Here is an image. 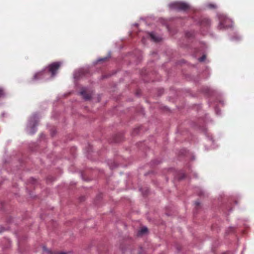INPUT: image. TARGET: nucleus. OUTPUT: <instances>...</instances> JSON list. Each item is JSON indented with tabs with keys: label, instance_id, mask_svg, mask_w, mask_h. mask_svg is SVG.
<instances>
[{
	"label": "nucleus",
	"instance_id": "obj_1",
	"mask_svg": "<svg viewBox=\"0 0 254 254\" xmlns=\"http://www.w3.org/2000/svg\"><path fill=\"white\" fill-rule=\"evenodd\" d=\"M62 64L61 62L54 63L49 65L48 70L44 69L43 70L36 73L33 77L34 80H38L40 79H49V72L51 73V76L53 77L56 74V71Z\"/></svg>",
	"mask_w": 254,
	"mask_h": 254
},
{
	"label": "nucleus",
	"instance_id": "obj_2",
	"mask_svg": "<svg viewBox=\"0 0 254 254\" xmlns=\"http://www.w3.org/2000/svg\"><path fill=\"white\" fill-rule=\"evenodd\" d=\"M218 18L219 19V24L218 26V29L227 28L232 26V21L230 19L227 18L224 15L219 14Z\"/></svg>",
	"mask_w": 254,
	"mask_h": 254
},
{
	"label": "nucleus",
	"instance_id": "obj_3",
	"mask_svg": "<svg viewBox=\"0 0 254 254\" xmlns=\"http://www.w3.org/2000/svg\"><path fill=\"white\" fill-rule=\"evenodd\" d=\"M37 115H33L29 121L27 127V131L29 134H33L36 131V126H37Z\"/></svg>",
	"mask_w": 254,
	"mask_h": 254
},
{
	"label": "nucleus",
	"instance_id": "obj_4",
	"mask_svg": "<svg viewBox=\"0 0 254 254\" xmlns=\"http://www.w3.org/2000/svg\"><path fill=\"white\" fill-rule=\"evenodd\" d=\"M169 6L171 9L178 10H186L190 7L189 4L181 1H176L171 3L169 4Z\"/></svg>",
	"mask_w": 254,
	"mask_h": 254
},
{
	"label": "nucleus",
	"instance_id": "obj_5",
	"mask_svg": "<svg viewBox=\"0 0 254 254\" xmlns=\"http://www.w3.org/2000/svg\"><path fill=\"white\" fill-rule=\"evenodd\" d=\"M80 94L83 97L85 100H88L90 99L91 96L89 94H86L85 89H82L80 92Z\"/></svg>",
	"mask_w": 254,
	"mask_h": 254
},
{
	"label": "nucleus",
	"instance_id": "obj_6",
	"mask_svg": "<svg viewBox=\"0 0 254 254\" xmlns=\"http://www.w3.org/2000/svg\"><path fill=\"white\" fill-rule=\"evenodd\" d=\"M149 36L151 39L154 42H159L161 40V38L156 36L154 33H150Z\"/></svg>",
	"mask_w": 254,
	"mask_h": 254
},
{
	"label": "nucleus",
	"instance_id": "obj_7",
	"mask_svg": "<svg viewBox=\"0 0 254 254\" xmlns=\"http://www.w3.org/2000/svg\"><path fill=\"white\" fill-rule=\"evenodd\" d=\"M147 232V228L146 227H143L139 231V234L142 235L145 234Z\"/></svg>",
	"mask_w": 254,
	"mask_h": 254
},
{
	"label": "nucleus",
	"instance_id": "obj_8",
	"mask_svg": "<svg viewBox=\"0 0 254 254\" xmlns=\"http://www.w3.org/2000/svg\"><path fill=\"white\" fill-rule=\"evenodd\" d=\"M81 73V70H79L78 71H75L74 73V77L75 78H77L80 77Z\"/></svg>",
	"mask_w": 254,
	"mask_h": 254
},
{
	"label": "nucleus",
	"instance_id": "obj_9",
	"mask_svg": "<svg viewBox=\"0 0 254 254\" xmlns=\"http://www.w3.org/2000/svg\"><path fill=\"white\" fill-rule=\"evenodd\" d=\"M207 6L211 9L216 8V5L214 4H209Z\"/></svg>",
	"mask_w": 254,
	"mask_h": 254
},
{
	"label": "nucleus",
	"instance_id": "obj_10",
	"mask_svg": "<svg viewBox=\"0 0 254 254\" xmlns=\"http://www.w3.org/2000/svg\"><path fill=\"white\" fill-rule=\"evenodd\" d=\"M206 59V56L205 55L202 56L201 57L198 59V61L200 62L204 61Z\"/></svg>",
	"mask_w": 254,
	"mask_h": 254
},
{
	"label": "nucleus",
	"instance_id": "obj_11",
	"mask_svg": "<svg viewBox=\"0 0 254 254\" xmlns=\"http://www.w3.org/2000/svg\"><path fill=\"white\" fill-rule=\"evenodd\" d=\"M3 95H4L3 91L1 89H0V97H2Z\"/></svg>",
	"mask_w": 254,
	"mask_h": 254
},
{
	"label": "nucleus",
	"instance_id": "obj_12",
	"mask_svg": "<svg viewBox=\"0 0 254 254\" xmlns=\"http://www.w3.org/2000/svg\"><path fill=\"white\" fill-rule=\"evenodd\" d=\"M106 59H107V58H104V59H99L98 60V62H100V61H105Z\"/></svg>",
	"mask_w": 254,
	"mask_h": 254
},
{
	"label": "nucleus",
	"instance_id": "obj_13",
	"mask_svg": "<svg viewBox=\"0 0 254 254\" xmlns=\"http://www.w3.org/2000/svg\"><path fill=\"white\" fill-rule=\"evenodd\" d=\"M43 250H44L45 251L49 252V251L48 250V249H47L45 247H43Z\"/></svg>",
	"mask_w": 254,
	"mask_h": 254
},
{
	"label": "nucleus",
	"instance_id": "obj_14",
	"mask_svg": "<svg viewBox=\"0 0 254 254\" xmlns=\"http://www.w3.org/2000/svg\"><path fill=\"white\" fill-rule=\"evenodd\" d=\"M59 254H66V253H65L63 252V253H59Z\"/></svg>",
	"mask_w": 254,
	"mask_h": 254
},
{
	"label": "nucleus",
	"instance_id": "obj_15",
	"mask_svg": "<svg viewBox=\"0 0 254 254\" xmlns=\"http://www.w3.org/2000/svg\"><path fill=\"white\" fill-rule=\"evenodd\" d=\"M196 203L197 205L199 204V202H196Z\"/></svg>",
	"mask_w": 254,
	"mask_h": 254
}]
</instances>
